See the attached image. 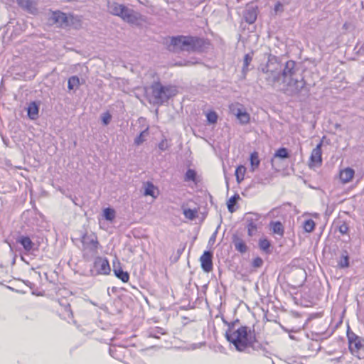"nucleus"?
<instances>
[{
    "label": "nucleus",
    "instance_id": "1",
    "mask_svg": "<svg viewBox=\"0 0 364 364\" xmlns=\"http://www.w3.org/2000/svg\"><path fill=\"white\" fill-rule=\"evenodd\" d=\"M226 338L239 351L245 350L256 342L255 331L244 326L236 330L229 329Z\"/></svg>",
    "mask_w": 364,
    "mask_h": 364
},
{
    "label": "nucleus",
    "instance_id": "2",
    "mask_svg": "<svg viewBox=\"0 0 364 364\" xmlns=\"http://www.w3.org/2000/svg\"><path fill=\"white\" fill-rule=\"evenodd\" d=\"M201 44L199 38L191 36H178L171 38L169 49L172 50H195Z\"/></svg>",
    "mask_w": 364,
    "mask_h": 364
},
{
    "label": "nucleus",
    "instance_id": "3",
    "mask_svg": "<svg viewBox=\"0 0 364 364\" xmlns=\"http://www.w3.org/2000/svg\"><path fill=\"white\" fill-rule=\"evenodd\" d=\"M109 12L114 16L121 17L129 23H134L139 18V15L134 11L129 9L125 6L113 2L109 5Z\"/></svg>",
    "mask_w": 364,
    "mask_h": 364
},
{
    "label": "nucleus",
    "instance_id": "4",
    "mask_svg": "<svg viewBox=\"0 0 364 364\" xmlns=\"http://www.w3.org/2000/svg\"><path fill=\"white\" fill-rule=\"evenodd\" d=\"M347 338L351 354L359 359H363L364 339L349 330L347 331Z\"/></svg>",
    "mask_w": 364,
    "mask_h": 364
},
{
    "label": "nucleus",
    "instance_id": "5",
    "mask_svg": "<svg viewBox=\"0 0 364 364\" xmlns=\"http://www.w3.org/2000/svg\"><path fill=\"white\" fill-rule=\"evenodd\" d=\"M52 20L55 23H58L60 27H66L74 24L75 21L78 23L80 20L75 17L73 14H67L60 11L52 12Z\"/></svg>",
    "mask_w": 364,
    "mask_h": 364
},
{
    "label": "nucleus",
    "instance_id": "6",
    "mask_svg": "<svg viewBox=\"0 0 364 364\" xmlns=\"http://www.w3.org/2000/svg\"><path fill=\"white\" fill-rule=\"evenodd\" d=\"M152 95L156 102H163L168 100L171 96V89L162 86L159 82H155L151 85Z\"/></svg>",
    "mask_w": 364,
    "mask_h": 364
},
{
    "label": "nucleus",
    "instance_id": "7",
    "mask_svg": "<svg viewBox=\"0 0 364 364\" xmlns=\"http://www.w3.org/2000/svg\"><path fill=\"white\" fill-rule=\"evenodd\" d=\"M96 275H109L111 267L109 260L105 257H97L93 263V270Z\"/></svg>",
    "mask_w": 364,
    "mask_h": 364
},
{
    "label": "nucleus",
    "instance_id": "8",
    "mask_svg": "<svg viewBox=\"0 0 364 364\" xmlns=\"http://www.w3.org/2000/svg\"><path fill=\"white\" fill-rule=\"evenodd\" d=\"M81 241L84 250H90L94 254L97 253L98 249L100 245L96 234H85L82 237Z\"/></svg>",
    "mask_w": 364,
    "mask_h": 364
},
{
    "label": "nucleus",
    "instance_id": "9",
    "mask_svg": "<svg viewBox=\"0 0 364 364\" xmlns=\"http://www.w3.org/2000/svg\"><path fill=\"white\" fill-rule=\"evenodd\" d=\"M322 144L323 141H321L317 146L312 150L308 166L310 168H314L316 167H320L322 164Z\"/></svg>",
    "mask_w": 364,
    "mask_h": 364
},
{
    "label": "nucleus",
    "instance_id": "10",
    "mask_svg": "<svg viewBox=\"0 0 364 364\" xmlns=\"http://www.w3.org/2000/svg\"><path fill=\"white\" fill-rule=\"evenodd\" d=\"M240 106L242 107L239 103L232 104L230 106V109L236 116L240 123L243 124H248L250 121V116L245 110H242L240 108L236 109V107Z\"/></svg>",
    "mask_w": 364,
    "mask_h": 364
},
{
    "label": "nucleus",
    "instance_id": "11",
    "mask_svg": "<svg viewBox=\"0 0 364 364\" xmlns=\"http://www.w3.org/2000/svg\"><path fill=\"white\" fill-rule=\"evenodd\" d=\"M113 272L114 275L122 282L126 283L129 280V274L127 272H124L119 260L116 257L112 261Z\"/></svg>",
    "mask_w": 364,
    "mask_h": 364
},
{
    "label": "nucleus",
    "instance_id": "12",
    "mask_svg": "<svg viewBox=\"0 0 364 364\" xmlns=\"http://www.w3.org/2000/svg\"><path fill=\"white\" fill-rule=\"evenodd\" d=\"M200 265L203 270L210 272L213 270V253L210 251H205L200 258Z\"/></svg>",
    "mask_w": 364,
    "mask_h": 364
},
{
    "label": "nucleus",
    "instance_id": "13",
    "mask_svg": "<svg viewBox=\"0 0 364 364\" xmlns=\"http://www.w3.org/2000/svg\"><path fill=\"white\" fill-rule=\"evenodd\" d=\"M60 304V309L58 310L59 316L65 320H67L68 321H70L73 320V313L71 309V306L69 303H62L61 301L59 302Z\"/></svg>",
    "mask_w": 364,
    "mask_h": 364
},
{
    "label": "nucleus",
    "instance_id": "14",
    "mask_svg": "<svg viewBox=\"0 0 364 364\" xmlns=\"http://www.w3.org/2000/svg\"><path fill=\"white\" fill-rule=\"evenodd\" d=\"M355 176V171L352 168H341L338 173V178L342 184H346L352 181Z\"/></svg>",
    "mask_w": 364,
    "mask_h": 364
},
{
    "label": "nucleus",
    "instance_id": "15",
    "mask_svg": "<svg viewBox=\"0 0 364 364\" xmlns=\"http://www.w3.org/2000/svg\"><path fill=\"white\" fill-rule=\"evenodd\" d=\"M255 218H248L247 220V235L250 237L253 236L256 234L257 232V222L260 219V215L259 214H254Z\"/></svg>",
    "mask_w": 364,
    "mask_h": 364
},
{
    "label": "nucleus",
    "instance_id": "16",
    "mask_svg": "<svg viewBox=\"0 0 364 364\" xmlns=\"http://www.w3.org/2000/svg\"><path fill=\"white\" fill-rule=\"evenodd\" d=\"M232 242L235 245V248L237 251L240 253H245L247 250V247L245 242L237 235H233Z\"/></svg>",
    "mask_w": 364,
    "mask_h": 364
},
{
    "label": "nucleus",
    "instance_id": "17",
    "mask_svg": "<svg viewBox=\"0 0 364 364\" xmlns=\"http://www.w3.org/2000/svg\"><path fill=\"white\" fill-rule=\"evenodd\" d=\"M27 112L31 119H36L38 117L39 108L36 102H32L28 105Z\"/></svg>",
    "mask_w": 364,
    "mask_h": 364
},
{
    "label": "nucleus",
    "instance_id": "18",
    "mask_svg": "<svg viewBox=\"0 0 364 364\" xmlns=\"http://www.w3.org/2000/svg\"><path fill=\"white\" fill-rule=\"evenodd\" d=\"M271 230L274 234H277L280 237H283L284 234V228L282 223L279 221H272L269 223Z\"/></svg>",
    "mask_w": 364,
    "mask_h": 364
},
{
    "label": "nucleus",
    "instance_id": "19",
    "mask_svg": "<svg viewBox=\"0 0 364 364\" xmlns=\"http://www.w3.org/2000/svg\"><path fill=\"white\" fill-rule=\"evenodd\" d=\"M18 242L23 247L24 250L27 252L31 251L33 247V242L30 239V237L27 236L21 237Z\"/></svg>",
    "mask_w": 364,
    "mask_h": 364
},
{
    "label": "nucleus",
    "instance_id": "20",
    "mask_svg": "<svg viewBox=\"0 0 364 364\" xmlns=\"http://www.w3.org/2000/svg\"><path fill=\"white\" fill-rule=\"evenodd\" d=\"M250 162L251 166L252 171H255L258 168L260 164V160L259 159V154L257 151H253L250 156Z\"/></svg>",
    "mask_w": 364,
    "mask_h": 364
},
{
    "label": "nucleus",
    "instance_id": "21",
    "mask_svg": "<svg viewBox=\"0 0 364 364\" xmlns=\"http://www.w3.org/2000/svg\"><path fill=\"white\" fill-rule=\"evenodd\" d=\"M144 195L150 196L154 198H156L159 195L158 188L156 186H154L152 183L148 182L146 186Z\"/></svg>",
    "mask_w": 364,
    "mask_h": 364
},
{
    "label": "nucleus",
    "instance_id": "22",
    "mask_svg": "<svg viewBox=\"0 0 364 364\" xmlns=\"http://www.w3.org/2000/svg\"><path fill=\"white\" fill-rule=\"evenodd\" d=\"M18 5L27 11H31L35 9L34 2L32 0H16Z\"/></svg>",
    "mask_w": 364,
    "mask_h": 364
},
{
    "label": "nucleus",
    "instance_id": "23",
    "mask_svg": "<svg viewBox=\"0 0 364 364\" xmlns=\"http://www.w3.org/2000/svg\"><path fill=\"white\" fill-rule=\"evenodd\" d=\"M240 199L239 194L235 193L234 196L230 197L227 202V206L229 212L233 213L235 209L234 206L236 205L237 202Z\"/></svg>",
    "mask_w": 364,
    "mask_h": 364
},
{
    "label": "nucleus",
    "instance_id": "24",
    "mask_svg": "<svg viewBox=\"0 0 364 364\" xmlns=\"http://www.w3.org/2000/svg\"><path fill=\"white\" fill-rule=\"evenodd\" d=\"M245 173H246V168L244 166L240 165L236 168L235 174L236 180L238 183H241L244 180Z\"/></svg>",
    "mask_w": 364,
    "mask_h": 364
},
{
    "label": "nucleus",
    "instance_id": "25",
    "mask_svg": "<svg viewBox=\"0 0 364 364\" xmlns=\"http://www.w3.org/2000/svg\"><path fill=\"white\" fill-rule=\"evenodd\" d=\"M149 332L150 333V336L154 338H159L160 335H164L166 333V331L159 326L150 328Z\"/></svg>",
    "mask_w": 364,
    "mask_h": 364
},
{
    "label": "nucleus",
    "instance_id": "26",
    "mask_svg": "<svg viewBox=\"0 0 364 364\" xmlns=\"http://www.w3.org/2000/svg\"><path fill=\"white\" fill-rule=\"evenodd\" d=\"M316 223L312 219H307L304 222L303 228L305 232H311L314 230Z\"/></svg>",
    "mask_w": 364,
    "mask_h": 364
},
{
    "label": "nucleus",
    "instance_id": "27",
    "mask_svg": "<svg viewBox=\"0 0 364 364\" xmlns=\"http://www.w3.org/2000/svg\"><path fill=\"white\" fill-rule=\"evenodd\" d=\"M288 157H289L288 150H287V149H286L284 147L278 149L274 154V158L287 159Z\"/></svg>",
    "mask_w": 364,
    "mask_h": 364
},
{
    "label": "nucleus",
    "instance_id": "28",
    "mask_svg": "<svg viewBox=\"0 0 364 364\" xmlns=\"http://www.w3.org/2000/svg\"><path fill=\"white\" fill-rule=\"evenodd\" d=\"M271 246L270 242L266 238H262L259 241V248L266 253L269 252V247Z\"/></svg>",
    "mask_w": 364,
    "mask_h": 364
},
{
    "label": "nucleus",
    "instance_id": "29",
    "mask_svg": "<svg viewBox=\"0 0 364 364\" xmlns=\"http://www.w3.org/2000/svg\"><path fill=\"white\" fill-rule=\"evenodd\" d=\"M103 215L106 220L112 221L115 218V211L114 209L107 208L104 209Z\"/></svg>",
    "mask_w": 364,
    "mask_h": 364
},
{
    "label": "nucleus",
    "instance_id": "30",
    "mask_svg": "<svg viewBox=\"0 0 364 364\" xmlns=\"http://www.w3.org/2000/svg\"><path fill=\"white\" fill-rule=\"evenodd\" d=\"M184 180L186 181H196V172L193 169H188L186 174Z\"/></svg>",
    "mask_w": 364,
    "mask_h": 364
},
{
    "label": "nucleus",
    "instance_id": "31",
    "mask_svg": "<svg viewBox=\"0 0 364 364\" xmlns=\"http://www.w3.org/2000/svg\"><path fill=\"white\" fill-rule=\"evenodd\" d=\"M80 85V80L77 76H73L68 79V87L73 90L75 87Z\"/></svg>",
    "mask_w": 364,
    "mask_h": 364
},
{
    "label": "nucleus",
    "instance_id": "32",
    "mask_svg": "<svg viewBox=\"0 0 364 364\" xmlns=\"http://www.w3.org/2000/svg\"><path fill=\"white\" fill-rule=\"evenodd\" d=\"M252 60V57L250 54H246L244 57L242 72L245 74L248 71V67Z\"/></svg>",
    "mask_w": 364,
    "mask_h": 364
},
{
    "label": "nucleus",
    "instance_id": "33",
    "mask_svg": "<svg viewBox=\"0 0 364 364\" xmlns=\"http://www.w3.org/2000/svg\"><path fill=\"white\" fill-rule=\"evenodd\" d=\"M206 118L210 124H215L218 121V116L214 111H209L206 114Z\"/></svg>",
    "mask_w": 364,
    "mask_h": 364
},
{
    "label": "nucleus",
    "instance_id": "34",
    "mask_svg": "<svg viewBox=\"0 0 364 364\" xmlns=\"http://www.w3.org/2000/svg\"><path fill=\"white\" fill-rule=\"evenodd\" d=\"M197 211L196 210L192 209H185L183 210V215L184 216L189 219L193 220L196 217Z\"/></svg>",
    "mask_w": 364,
    "mask_h": 364
},
{
    "label": "nucleus",
    "instance_id": "35",
    "mask_svg": "<svg viewBox=\"0 0 364 364\" xmlns=\"http://www.w3.org/2000/svg\"><path fill=\"white\" fill-rule=\"evenodd\" d=\"M338 266L341 268H346L349 266V257L347 255L342 256L340 262H338Z\"/></svg>",
    "mask_w": 364,
    "mask_h": 364
},
{
    "label": "nucleus",
    "instance_id": "36",
    "mask_svg": "<svg viewBox=\"0 0 364 364\" xmlns=\"http://www.w3.org/2000/svg\"><path fill=\"white\" fill-rule=\"evenodd\" d=\"M147 132H148V129L141 132L140 133V134L135 139L134 142L136 145H139L144 141L145 139H144V134H147Z\"/></svg>",
    "mask_w": 364,
    "mask_h": 364
},
{
    "label": "nucleus",
    "instance_id": "37",
    "mask_svg": "<svg viewBox=\"0 0 364 364\" xmlns=\"http://www.w3.org/2000/svg\"><path fill=\"white\" fill-rule=\"evenodd\" d=\"M262 264H263V260L259 257H257L254 258V259L252 261V265L254 267H259L262 265Z\"/></svg>",
    "mask_w": 364,
    "mask_h": 364
},
{
    "label": "nucleus",
    "instance_id": "38",
    "mask_svg": "<svg viewBox=\"0 0 364 364\" xmlns=\"http://www.w3.org/2000/svg\"><path fill=\"white\" fill-rule=\"evenodd\" d=\"M111 120V115L109 113L107 112L105 114H104L103 117H102V122L103 123L107 125L109 123Z\"/></svg>",
    "mask_w": 364,
    "mask_h": 364
},
{
    "label": "nucleus",
    "instance_id": "39",
    "mask_svg": "<svg viewBox=\"0 0 364 364\" xmlns=\"http://www.w3.org/2000/svg\"><path fill=\"white\" fill-rule=\"evenodd\" d=\"M348 228L346 225H342L339 228V231L342 234H346L348 232Z\"/></svg>",
    "mask_w": 364,
    "mask_h": 364
},
{
    "label": "nucleus",
    "instance_id": "40",
    "mask_svg": "<svg viewBox=\"0 0 364 364\" xmlns=\"http://www.w3.org/2000/svg\"><path fill=\"white\" fill-rule=\"evenodd\" d=\"M283 74L285 75L287 74L286 71L284 70Z\"/></svg>",
    "mask_w": 364,
    "mask_h": 364
}]
</instances>
